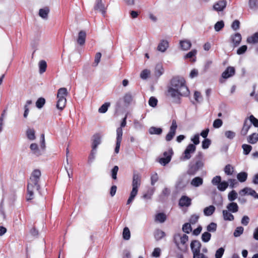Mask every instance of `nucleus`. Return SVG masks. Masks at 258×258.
<instances>
[{
  "instance_id": "obj_63",
  "label": "nucleus",
  "mask_w": 258,
  "mask_h": 258,
  "mask_svg": "<svg viewBox=\"0 0 258 258\" xmlns=\"http://www.w3.org/2000/svg\"><path fill=\"white\" fill-rule=\"evenodd\" d=\"M225 136L227 138L232 140L235 137V133L231 131H227L225 132Z\"/></svg>"
},
{
  "instance_id": "obj_44",
  "label": "nucleus",
  "mask_w": 258,
  "mask_h": 258,
  "mask_svg": "<svg viewBox=\"0 0 258 258\" xmlns=\"http://www.w3.org/2000/svg\"><path fill=\"white\" fill-rule=\"evenodd\" d=\"M237 198V192L233 190L231 191L228 195V200L231 202H233L235 200H236Z\"/></svg>"
},
{
  "instance_id": "obj_30",
  "label": "nucleus",
  "mask_w": 258,
  "mask_h": 258,
  "mask_svg": "<svg viewBox=\"0 0 258 258\" xmlns=\"http://www.w3.org/2000/svg\"><path fill=\"white\" fill-rule=\"evenodd\" d=\"M49 10L48 8L40 9L39 11V15L44 19H47Z\"/></svg>"
},
{
  "instance_id": "obj_52",
  "label": "nucleus",
  "mask_w": 258,
  "mask_h": 258,
  "mask_svg": "<svg viewBox=\"0 0 258 258\" xmlns=\"http://www.w3.org/2000/svg\"><path fill=\"white\" fill-rule=\"evenodd\" d=\"M164 70L163 68H162V66L160 64H158L156 66L155 68V75L159 77L161 76L163 73Z\"/></svg>"
},
{
  "instance_id": "obj_64",
  "label": "nucleus",
  "mask_w": 258,
  "mask_h": 258,
  "mask_svg": "<svg viewBox=\"0 0 258 258\" xmlns=\"http://www.w3.org/2000/svg\"><path fill=\"white\" fill-rule=\"evenodd\" d=\"M193 258H208V257L204 253H201L200 251H199L193 253Z\"/></svg>"
},
{
  "instance_id": "obj_46",
  "label": "nucleus",
  "mask_w": 258,
  "mask_h": 258,
  "mask_svg": "<svg viewBox=\"0 0 258 258\" xmlns=\"http://www.w3.org/2000/svg\"><path fill=\"white\" fill-rule=\"evenodd\" d=\"M225 173L227 175H231L233 172V168L230 164H227L224 169Z\"/></svg>"
},
{
  "instance_id": "obj_62",
  "label": "nucleus",
  "mask_w": 258,
  "mask_h": 258,
  "mask_svg": "<svg viewBox=\"0 0 258 258\" xmlns=\"http://www.w3.org/2000/svg\"><path fill=\"white\" fill-rule=\"evenodd\" d=\"M240 22L238 20H234L231 25V28L233 30L236 31L239 29Z\"/></svg>"
},
{
  "instance_id": "obj_9",
  "label": "nucleus",
  "mask_w": 258,
  "mask_h": 258,
  "mask_svg": "<svg viewBox=\"0 0 258 258\" xmlns=\"http://www.w3.org/2000/svg\"><path fill=\"white\" fill-rule=\"evenodd\" d=\"M177 127V125L176 120H173L172 121L171 125L170 127L169 132L165 137V140L166 141L169 142L172 140L175 135Z\"/></svg>"
},
{
  "instance_id": "obj_12",
  "label": "nucleus",
  "mask_w": 258,
  "mask_h": 258,
  "mask_svg": "<svg viewBox=\"0 0 258 258\" xmlns=\"http://www.w3.org/2000/svg\"><path fill=\"white\" fill-rule=\"evenodd\" d=\"M179 206L183 207H189L191 204V200L186 196H182L179 200Z\"/></svg>"
},
{
  "instance_id": "obj_56",
  "label": "nucleus",
  "mask_w": 258,
  "mask_h": 258,
  "mask_svg": "<svg viewBox=\"0 0 258 258\" xmlns=\"http://www.w3.org/2000/svg\"><path fill=\"white\" fill-rule=\"evenodd\" d=\"M199 217H200L199 215H198L197 214L192 215L190 216L189 220L190 223L192 224H196L198 221Z\"/></svg>"
},
{
  "instance_id": "obj_11",
  "label": "nucleus",
  "mask_w": 258,
  "mask_h": 258,
  "mask_svg": "<svg viewBox=\"0 0 258 258\" xmlns=\"http://www.w3.org/2000/svg\"><path fill=\"white\" fill-rule=\"evenodd\" d=\"M141 183V175L137 172H134L133 176L132 186L139 188Z\"/></svg>"
},
{
  "instance_id": "obj_29",
  "label": "nucleus",
  "mask_w": 258,
  "mask_h": 258,
  "mask_svg": "<svg viewBox=\"0 0 258 258\" xmlns=\"http://www.w3.org/2000/svg\"><path fill=\"white\" fill-rule=\"evenodd\" d=\"M165 236V233L160 229H157L154 232V237L156 240H161Z\"/></svg>"
},
{
  "instance_id": "obj_26",
  "label": "nucleus",
  "mask_w": 258,
  "mask_h": 258,
  "mask_svg": "<svg viewBox=\"0 0 258 258\" xmlns=\"http://www.w3.org/2000/svg\"><path fill=\"white\" fill-rule=\"evenodd\" d=\"M138 192V188H136V187H133L132 190L130 193V197L127 201V203H126L127 205L130 204L131 203L133 202L135 198L137 196Z\"/></svg>"
},
{
  "instance_id": "obj_32",
  "label": "nucleus",
  "mask_w": 258,
  "mask_h": 258,
  "mask_svg": "<svg viewBox=\"0 0 258 258\" xmlns=\"http://www.w3.org/2000/svg\"><path fill=\"white\" fill-rule=\"evenodd\" d=\"M166 220V216L163 213H159L156 215L155 220L160 223H163Z\"/></svg>"
},
{
  "instance_id": "obj_17",
  "label": "nucleus",
  "mask_w": 258,
  "mask_h": 258,
  "mask_svg": "<svg viewBox=\"0 0 258 258\" xmlns=\"http://www.w3.org/2000/svg\"><path fill=\"white\" fill-rule=\"evenodd\" d=\"M86 33L84 30H81L79 32L77 41L78 44L81 46L83 45L86 41Z\"/></svg>"
},
{
  "instance_id": "obj_41",
  "label": "nucleus",
  "mask_w": 258,
  "mask_h": 258,
  "mask_svg": "<svg viewBox=\"0 0 258 258\" xmlns=\"http://www.w3.org/2000/svg\"><path fill=\"white\" fill-rule=\"evenodd\" d=\"M126 118H127V115H125V117L122 119V121L120 123V126L117 128L116 129V135L117 136V132L118 131H121V137H122V127H124L125 126L126 124Z\"/></svg>"
},
{
  "instance_id": "obj_1",
  "label": "nucleus",
  "mask_w": 258,
  "mask_h": 258,
  "mask_svg": "<svg viewBox=\"0 0 258 258\" xmlns=\"http://www.w3.org/2000/svg\"><path fill=\"white\" fill-rule=\"evenodd\" d=\"M189 90L182 78L176 76L172 78L167 86L166 96L171 99L172 102L179 104L181 97L188 96Z\"/></svg>"
},
{
  "instance_id": "obj_31",
  "label": "nucleus",
  "mask_w": 258,
  "mask_h": 258,
  "mask_svg": "<svg viewBox=\"0 0 258 258\" xmlns=\"http://www.w3.org/2000/svg\"><path fill=\"white\" fill-rule=\"evenodd\" d=\"M248 6L253 11L258 10V0H248Z\"/></svg>"
},
{
  "instance_id": "obj_27",
  "label": "nucleus",
  "mask_w": 258,
  "mask_h": 258,
  "mask_svg": "<svg viewBox=\"0 0 258 258\" xmlns=\"http://www.w3.org/2000/svg\"><path fill=\"white\" fill-rule=\"evenodd\" d=\"M215 211V207L213 205H211L204 209V213L205 216H210L214 213Z\"/></svg>"
},
{
  "instance_id": "obj_23",
  "label": "nucleus",
  "mask_w": 258,
  "mask_h": 258,
  "mask_svg": "<svg viewBox=\"0 0 258 258\" xmlns=\"http://www.w3.org/2000/svg\"><path fill=\"white\" fill-rule=\"evenodd\" d=\"M203 183V179L199 176L194 178L191 182L190 184L194 187H199Z\"/></svg>"
},
{
  "instance_id": "obj_2",
  "label": "nucleus",
  "mask_w": 258,
  "mask_h": 258,
  "mask_svg": "<svg viewBox=\"0 0 258 258\" xmlns=\"http://www.w3.org/2000/svg\"><path fill=\"white\" fill-rule=\"evenodd\" d=\"M41 173L40 170L35 169L32 172L29 180L27 184V201H30L34 198V190L35 189L40 191V185L39 184L40 178Z\"/></svg>"
},
{
  "instance_id": "obj_6",
  "label": "nucleus",
  "mask_w": 258,
  "mask_h": 258,
  "mask_svg": "<svg viewBox=\"0 0 258 258\" xmlns=\"http://www.w3.org/2000/svg\"><path fill=\"white\" fill-rule=\"evenodd\" d=\"M135 93L129 91L124 94L122 98H120L116 103V110H118L122 107V101L125 106H129L133 101Z\"/></svg>"
},
{
  "instance_id": "obj_54",
  "label": "nucleus",
  "mask_w": 258,
  "mask_h": 258,
  "mask_svg": "<svg viewBox=\"0 0 258 258\" xmlns=\"http://www.w3.org/2000/svg\"><path fill=\"white\" fill-rule=\"evenodd\" d=\"M96 149H92V151L88 157V163L91 164L95 158V154L96 153Z\"/></svg>"
},
{
  "instance_id": "obj_60",
  "label": "nucleus",
  "mask_w": 258,
  "mask_h": 258,
  "mask_svg": "<svg viewBox=\"0 0 258 258\" xmlns=\"http://www.w3.org/2000/svg\"><path fill=\"white\" fill-rule=\"evenodd\" d=\"M211 140L209 139H205L202 142V148L204 149H208L211 145Z\"/></svg>"
},
{
  "instance_id": "obj_34",
  "label": "nucleus",
  "mask_w": 258,
  "mask_h": 258,
  "mask_svg": "<svg viewBox=\"0 0 258 258\" xmlns=\"http://www.w3.org/2000/svg\"><path fill=\"white\" fill-rule=\"evenodd\" d=\"M149 133L151 135H160L162 133V129L160 127L152 126L149 130Z\"/></svg>"
},
{
  "instance_id": "obj_43",
  "label": "nucleus",
  "mask_w": 258,
  "mask_h": 258,
  "mask_svg": "<svg viewBox=\"0 0 258 258\" xmlns=\"http://www.w3.org/2000/svg\"><path fill=\"white\" fill-rule=\"evenodd\" d=\"M224 27V21L221 20L218 21L214 25V29L216 31L219 32Z\"/></svg>"
},
{
  "instance_id": "obj_24",
  "label": "nucleus",
  "mask_w": 258,
  "mask_h": 258,
  "mask_svg": "<svg viewBox=\"0 0 258 258\" xmlns=\"http://www.w3.org/2000/svg\"><path fill=\"white\" fill-rule=\"evenodd\" d=\"M222 214L223 219L225 221H232L234 219V216L230 212L227 211V210H223L222 211Z\"/></svg>"
},
{
  "instance_id": "obj_53",
  "label": "nucleus",
  "mask_w": 258,
  "mask_h": 258,
  "mask_svg": "<svg viewBox=\"0 0 258 258\" xmlns=\"http://www.w3.org/2000/svg\"><path fill=\"white\" fill-rule=\"evenodd\" d=\"M171 159L170 156H168L160 158L159 162L161 165L165 166L171 161Z\"/></svg>"
},
{
  "instance_id": "obj_49",
  "label": "nucleus",
  "mask_w": 258,
  "mask_h": 258,
  "mask_svg": "<svg viewBox=\"0 0 258 258\" xmlns=\"http://www.w3.org/2000/svg\"><path fill=\"white\" fill-rule=\"evenodd\" d=\"M192 230L190 223H186L182 226V231L187 234H189Z\"/></svg>"
},
{
  "instance_id": "obj_39",
  "label": "nucleus",
  "mask_w": 258,
  "mask_h": 258,
  "mask_svg": "<svg viewBox=\"0 0 258 258\" xmlns=\"http://www.w3.org/2000/svg\"><path fill=\"white\" fill-rule=\"evenodd\" d=\"M217 225L214 222H211L207 226V230L208 232H214L216 231Z\"/></svg>"
},
{
  "instance_id": "obj_10",
  "label": "nucleus",
  "mask_w": 258,
  "mask_h": 258,
  "mask_svg": "<svg viewBox=\"0 0 258 258\" xmlns=\"http://www.w3.org/2000/svg\"><path fill=\"white\" fill-rule=\"evenodd\" d=\"M226 5L227 2L226 0H220L213 5V9L217 12L222 11L226 8Z\"/></svg>"
},
{
  "instance_id": "obj_61",
  "label": "nucleus",
  "mask_w": 258,
  "mask_h": 258,
  "mask_svg": "<svg viewBox=\"0 0 258 258\" xmlns=\"http://www.w3.org/2000/svg\"><path fill=\"white\" fill-rule=\"evenodd\" d=\"M118 171V167L117 166H114L111 170V177L115 180L117 178V173Z\"/></svg>"
},
{
  "instance_id": "obj_51",
  "label": "nucleus",
  "mask_w": 258,
  "mask_h": 258,
  "mask_svg": "<svg viewBox=\"0 0 258 258\" xmlns=\"http://www.w3.org/2000/svg\"><path fill=\"white\" fill-rule=\"evenodd\" d=\"M45 103V100L44 98L40 97L38 98L36 102V106L38 108H41Z\"/></svg>"
},
{
  "instance_id": "obj_42",
  "label": "nucleus",
  "mask_w": 258,
  "mask_h": 258,
  "mask_svg": "<svg viewBox=\"0 0 258 258\" xmlns=\"http://www.w3.org/2000/svg\"><path fill=\"white\" fill-rule=\"evenodd\" d=\"M122 236L124 240H129L131 237V233L129 229L127 227L124 228L122 232Z\"/></svg>"
},
{
  "instance_id": "obj_50",
  "label": "nucleus",
  "mask_w": 258,
  "mask_h": 258,
  "mask_svg": "<svg viewBox=\"0 0 258 258\" xmlns=\"http://www.w3.org/2000/svg\"><path fill=\"white\" fill-rule=\"evenodd\" d=\"M242 148L243 150V154L244 155H248L252 149V147L247 144H243L242 145Z\"/></svg>"
},
{
  "instance_id": "obj_55",
  "label": "nucleus",
  "mask_w": 258,
  "mask_h": 258,
  "mask_svg": "<svg viewBox=\"0 0 258 258\" xmlns=\"http://www.w3.org/2000/svg\"><path fill=\"white\" fill-rule=\"evenodd\" d=\"M225 249L223 247H220L218 248L215 253V258H222Z\"/></svg>"
},
{
  "instance_id": "obj_18",
  "label": "nucleus",
  "mask_w": 258,
  "mask_h": 258,
  "mask_svg": "<svg viewBox=\"0 0 258 258\" xmlns=\"http://www.w3.org/2000/svg\"><path fill=\"white\" fill-rule=\"evenodd\" d=\"M169 47V43L168 41L162 40L160 41L157 47V50L160 52H164Z\"/></svg>"
},
{
  "instance_id": "obj_19",
  "label": "nucleus",
  "mask_w": 258,
  "mask_h": 258,
  "mask_svg": "<svg viewBox=\"0 0 258 258\" xmlns=\"http://www.w3.org/2000/svg\"><path fill=\"white\" fill-rule=\"evenodd\" d=\"M251 126V123H248V119L246 118L244 121L242 128L240 132L241 135L243 136H245L247 134V132Z\"/></svg>"
},
{
  "instance_id": "obj_33",
  "label": "nucleus",
  "mask_w": 258,
  "mask_h": 258,
  "mask_svg": "<svg viewBox=\"0 0 258 258\" xmlns=\"http://www.w3.org/2000/svg\"><path fill=\"white\" fill-rule=\"evenodd\" d=\"M258 141V134L253 133L247 138V142L251 144H254Z\"/></svg>"
},
{
  "instance_id": "obj_3",
  "label": "nucleus",
  "mask_w": 258,
  "mask_h": 258,
  "mask_svg": "<svg viewBox=\"0 0 258 258\" xmlns=\"http://www.w3.org/2000/svg\"><path fill=\"white\" fill-rule=\"evenodd\" d=\"M205 159L202 152H199L193 160L189 163L187 173L190 176L196 174L204 166Z\"/></svg>"
},
{
  "instance_id": "obj_4",
  "label": "nucleus",
  "mask_w": 258,
  "mask_h": 258,
  "mask_svg": "<svg viewBox=\"0 0 258 258\" xmlns=\"http://www.w3.org/2000/svg\"><path fill=\"white\" fill-rule=\"evenodd\" d=\"M188 240V236L183 234L176 233L174 235L173 241L177 248L183 252H187L188 245L187 242Z\"/></svg>"
},
{
  "instance_id": "obj_35",
  "label": "nucleus",
  "mask_w": 258,
  "mask_h": 258,
  "mask_svg": "<svg viewBox=\"0 0 258 258\" xmlns=\"http://www.w3.org/2000/svg\"><path fill=\"white\" fill-rule=\"evenodd\" d=\"M243 193V195H248L252 196H254L256 194V192L254 190L249 187H245L242 189L240 194Z\"/></svg>"
},
{
  "instance_id": "obj_37",
  "label": "nucleus",
  "mask_w": 258,
  "mask_h": 258,
  "mask_svg": "<svg viewBox=\"0 0 258 258\" xmlns=\"http://www.w3.org/2000/svg\"><path fill=\"white\" fill-rule=\"evenodd\" d=\"M47 68L46 62L44 60H41L39 62V73L42 74L46 71Z\"/></svg>"
},
{
  "instance_id": "obj_28",
  "label": "nucleus",
  "mask_w": 258,
  "mask_h": 258,
  "mask_svg": "<svg viewBox=\"0 0 258 258\" xmlns=\"http://www.w3.org/2000/svg\"><path fill=\"white\" fill-rule=\"evenodd\" d=\"M247 42L250 44H255L258 42V32H256L250 37H247Z\"/></svg>"
},
{
  "instance_id": "obj_13",
  "label": "nucleus",
  "mask_w": 258,
  "mask_h": 258,
  "mask_svg": "<svg viewBox=\"0 0 258 258\" xmlns=\"http://www.w3.org/2000/svg\"><path fill=\"white\" fill-rule=\"evenodd\" d=\"M241 35L239 33H236L230 36V40L234 47H237L241 41Z\"/></svg>"
},
{
  "instance_id": "obj_15",
  "label": "nucleus",
  "mask_w": 258,
  "mask_h": 258,
  "mask_svg": "<svg viewBox=\"0 0 258 258\" xmlns=\"http://www.w3.org/2000/svg\"><path fill=\"white\" fill-rule=\"evenodd\" d=\"M190 246L192 253H194L200 251L202 244L199 240H194L191 242Z\"/></svg>"
},
{
  "instance_id": "obj_59",
  "label": "nucleus",
  "mask_w": 258,
  "mask_h": 258,
  "mask_svg": "<svg viewBox=\"0 0 258 258\" xmlns=\"http://www.w3.org/2000/svg\"><path fill=\"white\" fill-rule=\"evenodd\" d=\"M250 123L251 125L252 124L255 127H258V119H256L253 115H251L249 117Z\"/></svg>"
},
{
  "instance_id": "obj_7",
  "label": "nucleus",
  "mask_w": 258,
  "mask_h": 258,
  "mask_svg": "<svg viewBox=\"0 0 258 258\" xmlns=\"http://www.w3.org/2000/svg\"><path fill=\"white\" fill-rule=\"evenodd\" d=\"M213 185H216L220 191H225L229 186L228 182L226 181H221V177L217 175L213 178L211 181Z\"/></svg>"
},
{
  "instance_id": "obj_22",
  "label": "nucleus",
  "mask_w": 258,
  "mask_h": 258,
  "mask_svg": "<svg viewBox=\"0 0 258 258\" xmlns=\"http://www.w3.org/2000/svg\"><path fill=\"white\" fill-rule=\"evenodd\" d=\"M122 137L121 135V131H118L117 132V136L116 135V146L114 149V152L116 154L118 153L121 142L122 140Z\"/></svg>"
},
{
  "instance_id": "obj_5",
  "label": "nucleus",
  "mask_w": 258,
  "mask_h": 258,
  "mask_svg": "<svg viewBox=\"0 0 258 258\" xmlns=\"http://www.w3.org/2000/svg\"><path fill=\"white\" fill-rule=\"evenodd\" d=\"M68 94V92L66 88H61L58 90L57 94V101L56 103L57 109L62 110L64 108L67 102L66 97Z\"/></svg>"
},
{
  "instance_id": "obj_48",
  "label": "nucleus",
  "mask_w": 258,
  "mask_h": 258,
  "mask_svg": "<svg viewBox=\"0 0 258 258\" xmlns=\"http://www.w3.org/2000/svg\"><path fill=\"white\" fill-rule=\"evenodd\" d=\"M109 106H110V103H109V102L105 103L104 104L102 105L101 106V107L99 108V109H98L99 112L101 113H105L107 111L108 108Z\"/></svg>"
},
{
  "instance_id": "obj_47",
  "label": "nucleus",
  "mask_w": 258,
  "mask_h": 258,
  "mask_svg": "<svg viewBox=\"0 0 258 258\" xmlns=\"http://www.w3.org/2000/svg\"><path fill=\"white\" fill-rule=\"evenodd\" d=\"M244 228L242 226L236 227L233 233V235L235 237L240 236L243 232Z\"/></svg>"
},
{
  "instance_id": "obj_36",
  "label": "nucleus",
  "mask_w": 258,
  "mask_h": 258,
  "mask_svg": "<svg viewBox=\"0 0 258 258\" xmlns=\"http://www.w3.org/2000/svg\"><path fill=\"white\" fill-rule=\"evenodd\" d=\"M247 173L245 172H241L237 174V178L240 182L245 181L247 178Z\"/></svg>"
},
{
  "instance_id": "obj_16",
  "label": "nucleus",
  "mask_w": 258,
  "mask_h": 258,
  "mask_svg": "<svg viewBox=\"0 0 258 258\" xmlns=\"http://www.w3.org/2000/svg\"><path fill=\"white\" fill-rule=\"evenodd\" d=\"M94 9L100 12L103 16H105L106 13V9L104 4L102 3V0H96L95 5L94 6Z\"/></svg>"
},
{
  "instance_id": "obj_20",
  "label": "nucleus",
  "mask_w": 258,
  "mask_h": 258,
  "mask_svg": "<svg viewBox=\"0 0 258 258\" xmlns=\"http://www.w3.org/2000/svg\"><path fill=\"white\" fill-rule=\"evenodd\" d=\"M101 137L99 134H96L93 136L92 148L96 149L98 146L101 143Z\"/></svg>"
},
{
  "instance_id": "obj_38",
  "label": "nucleus",
  "mask_w": 258,
  "mask_h": 258,
  "mask_svg": "<svg viewBox=\"0 0 258 258\" xmlns=\"http://www.w3.org/2000/svg\"><path fill=\"white\" fill-rule=\"evenodd\" d=\"M31 150L33 151V153L37 156L41 155L42 153L40 150L38 149V146L35 143H32L31 144L30 147Z\"/></svg>"
},
{
  "instance_id": "obj_57",
  "label": "nucleus",
  "mask_w": 258,
  "mask_h": 258,
  "mask_svg": "<svg viewBox=\"0 0 258 258\" xmlns=\"http://www.w3.org/2000/svg\"><path fill=\"white\" fill-rule=\"evenodd\" d=\"M223 124V121L221 119H215L213 124L214 128H218L220 127Z\"/></svg>"
},
{
  "instance_id": "obj_21",
  "label": "nucleus",
  "mask_w": 258,
  "mask_h": 258,
  "mask_svg": "<svg viewBox=\"0 0 258 258\" xmlns=\"http://www.w3.org/2000/svg\"><path fill=\"white\" fill-rule=\"evenodd\" d=\"M227 210L231 213H236L238 211L239 207L236 203L231 202L226 206Z\"/></svg>"
},
{
  "instance_id": "obj_8",
  "label": "nucleus",
  "mask_w": 258,
  "mask_h": 258,
  "mask_svg": "<svg viewBox=\"0 0 258 258\" xmlns=\"http://www.w3.org/2000/svg\"><path fill=\"white\" fill-rule=\"evenodd\" d=\"M196 150V146L192 144H189L183 153L181 159L183 161L189 160L191 157L192 154L195 152Z\"/></svg>"
},
{
  "instance_id": "obj_25",
  "label": "nucleus",
  "mask_w": 258,
  "mask_h": 258,
  "mask_svg": "<svg viewBox=\"0 0 258 258\" xmlns=\"http://www.w3.org/2000/svg\"><path fill=\"white\" fill-rule=\"evenodd\" d=\"M179 44L181 49L183 50H187L191 46L190 41L187 40H181Z\"/></svg>"
},
{
  "instance_id": "obj_45",
  "label": "nucleus",
  "mask_w": 258,
  "mask_h": 258,
  "mask_svg": "<svg viewBox=\"0 0 258 258\" xmlns=\"http://www.w3.org/2000/svg\"><path fill=\"white\" fill-rule=\"evenodd\" d=\"M26 134L27 138L30 140H34L35 139V131L33 129H28Z\"/></svg>"
},
{
  "instance_id": "obj_14",
  "label": "nucleus",
  "mask_w": 258,
  "mask_h": 258,
  "mask_svg": "<svg viewBox=\"0 0 258 258\" xmlns=\"http://www.w3.org/2000/svg\"><path fill=\"white\" fill-rule=\"evenodd\" d=\"M235 69L232 67H228L222 73V77L223 79H228L235 74Z\"/></svg>"
},
{
  "instance_id": "obj_58",
  "label": "nucleus",
  "mask_w": 258,
  "mask_h": 258,
  "mask_svg": "<svg viewBox=\"0 0 258 258\" xmlns=\"http://www.w3.org/2000/svg\"><path fill=\"white\" fill-rule=\"evenodd\" d=\"M158 102L157 99L154 97H151L149 100V105L153 107L157 106Z\"/></svg>"
},
{
  "instance_id": "obj_40",
  "label": "nucleus",
  "mask_w": 258,
  "mask_h": 258,
  "mask_svg": "<svg viewBox=\"0 0 258 258\" xmlns=\"http://www.w3.org/2000/svg\"><path fill=\"white\" fill-rule=\"evenodd\" d=\"M211 238V234L208 232H204L201 237L202 241L204 242H208L210 241Z\"/></svg>"
}]
</instances>
